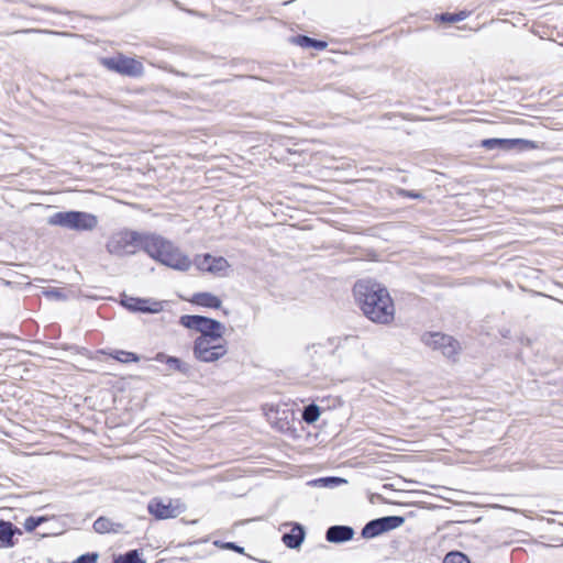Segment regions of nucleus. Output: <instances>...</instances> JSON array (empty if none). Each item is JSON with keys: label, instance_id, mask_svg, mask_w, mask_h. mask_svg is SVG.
<instances>
[{"label": "nucleus", "instance_id": "nucleus-1", "mask_svg": "<svg viewBox=\"0 0 563 563\" xmlns=\"http://www.w3.org/2000/svg\"><path fill=\"white\" fill-rule=\"evenodd\" d=\"M115 256L133 255L144 250L153 260L173 269L186 272L191 267L190 258L173 242L157 234H143L131 230L114 232L106 244Z\"/></svg>", "mask_w": 563, "mask_h": 563}, {"label": "nucleus", "instance_id": "nucleus-2", "mask_svg": "<svg viewBox=\"0 0 563 563\" xmlns=\"http://www.w3.org/2000/svg\"><path fill=\"white\" fill-rule=\"evenodd\" d=\"M354 296L363 313L373 322L388 324L394 320L393 299L382 285L360 280L354 286Z\"/></svg>", "mask_w": 563, "mask_h": 563}, {"label": "nucleus", "instance_id": "nucleus-3", "mask_svg": "<svg viewBox=\"0 0 563 563\" xmlns=\"http://www.w3.org/2000/svg\"><path fill=\"white\" fill-rule=\"evenodd\" d=\"M49 225L62 227L75 231H91L98 224L95 214L82 211H59L47 219Z\"/></svg>", "mask_w": 563, "mask_h": 563}, {"label": "nucleus", "instance_id": "nucleus-4", "mask_svg": "<svg viewBox=\"0 0 563 563\" xmlns=\"http://www.w3.org/2000/svg\"><path fill=\"white\" fill-rule=\"evenodd\" d=\"M228 352L223 338L198 336L194 343V355L197 360L212 363L223 357Z\"/></svg>", "mask_w": 563, "mask_h": 563}, {"label": "nucleus", "instance_id": "nucleus-5", "mask_svg": "<svg viewBox=\"0 0 563 563\" xmlns=\"http://www.w3.org/2000/svg\"><path fill=\"white\" fill-rule=\"evenodd\" d=\"M147 509L156 519H169L183 514L185 506L178 499L154 498L148 503Z\"/></svg>", "mask_w": 563, "mask_h": 563}, {"label": "nucleus", "instance_id": "nucleus-6", "mask_svg": "<svg viewBox=\"0 0 563 563\" xmlns=\"http://www.w3.org/2000/svg\"><path fill=\"white\" fill-rule=\"evenodd\" d=\"M102 64L110 70L128 76H140L143 74L141 62L122 55L104 58Z\"/></svg>", "mask_w": 563, "mask_h": 563}, {"label": "nucleus", "instance_id": "nucleus-7", "mask_svg": "<svg viewBox=\"0 0 563 563\" xmlns=\"http://www.w3.org/2000/svg\"><path fill=\"white\" fill-rule=\"evenodd\" d=\"M422 341L426 345L440 350L444 356L453 357L456 355L459 350V343L450 335L442 333H427L422 336Z\"/></svg>", "mask_w": 563, "mask_h": 563}, {"label": "nucleus", "instance_id": "nucleus-8", "mask_svg": "<svg viewBox=\"0 0 563 563\" xmlns=\"http://www.w3.org/2000/svg\"><path fill=\"white\" fill-rule=\"evenodd\" d=\"M422 341L426 345L440 350L444 356L453 357L456 355L459 350V343L450 335L442 333H427L422 336Z\"/></svg>", "mask_w": 563, "mask_h": 563}, {"label": "nucleus", "instance_id": "nucleus-9", "mask_svg": "<svg viewBox=\"0 0 563 563\" xmlns=\"http://www.w3.org/2000/svg\"><path fill=\"white\" fill-rule=\"evenodd\" d=\"M121 303L132 312L158 313L163 310V302L151 298H136L123 295Z\"/></svg>", "mask_w": 563, "mask_h": 563}, {"label": "nucleus", "instance_id": "nucleus-10", "mask_svg": "<svg viewBox=\"0 0 563 563\" xmlns=\"http://www.w3.org/2000/svg\"><path fill=\"white\" fill-rule=\"evenodd\" d=\"M195 264L198 269L212 274L223 273L230 267L229 262L224 257H214L210 254L197 255Z\"/></svg>", "mask_w": 563, "mask_h": 563}, {"label": "nucleus", "instance_id": "nucleus-11", "mask_svg": "<svg viewBox=\"0 0 563 563\" xmlns=\"http://www.w3.org/2000/svg\"><path fill=\"white\" fill-rule=\"evenodd\" d=\"M200 335L199 336H211L216 339L223 338V334L225 332V327L221 322L203 317L200 328H199Z\"/></svg>", "mask_w": 563, "mask_h": 563}, {"label": "nucleus", "instance_id": "nucleus-12", "mask_svg": "<svg viewBox=\"0 0 563 563\" xmlns=\"http://www.w3.org/2000/svg\"><path fill=\"white\" fill-rule=\"evenodd\" d=\"M354 530L349 526H332L327 530L325 538L331 543H342L351 540Z\"/></svg>", "mask_w": 563, "mask_h": 563}, {"label": "nucleus", "instance_id": "nucleus-13", "mask_svg": "<svg viewBox=\"0 0 563 563\" xmlns=\"http://www.w3.org/2000/svg\"><path fill=\"white\" fill-rule=\"evenodd\" d=\"M305 538L303 528L300 525H296L289 533L283 536V542L290 549H298Z\"/></svg>", "mask_w": 563, "mask_h": 563}, {"label": "nucleus", "instance_id": "nucleus-14", "mask_svg": "<svg viewBox=\"0 0 563 563\" xmlns=\"http://www.w3.org/2000/svg\"><path fill=\"white\" fill-rule=\"evenodd\" d=\"M522 142L525 141L520 139H487L482 142V145L487 150H510L514 148L518 143Z\"/></svg>", "mask_w": 563, "mask_h": 563}, {"label": "nucleus", "instance_id": "nucleus-15", "mask_svg": "<svg viewBox=\"0 0 563 563\" xmlns=\"http://www.w3.org/2000/svg\"><path fill=\"white\" fill-rule=\"evenodd\" d=\"M14 533L21 534V531L14 529L11 522L0 521V548L13 547L12 538Z\"/></svg>", "mask_w": 563, "mask_h": 563}, {"label": "nucleus", "instance_id": "nucleus-16", "mask_svg": "<svg viewBox=\"0 0 563 563\" xmlns=\"http://www.w3.org/2000/svg\"><path fill=\"white\" fill-rule=\"evenodd\" d=\"M155 358L158 362H165L170 369L180 372L183 374H187L190 369V366L187 363L177 357L167 356L164 353H158Z\"/></svg>", "mask_w": 563, "mask_h": 563}, {"label": "nucleus", "instance_id": "nucleus-17", "mask_svg": "<svg viewBox=\"0 0 563 563\" xmlns=\"http://www.w3.org/2000/svg\"><path fill=\"white\" fill-rule=\"evenodd\" d=\"M191 301L196 305L208 307V308H220L221 300L210 292H198L194 295Z\"/></svg>", "mask_w": 563, "mask_h": 563}, {"label": "nucleus", "instance_id": "nucleus-18", "mask_svg": "<svg viewBox=\"0 0 563 563\" xmlns=\"http://www.w3.org/2000/svg\"><path fill=\"white\" fill-rule=\"evenodd\" d=\"M93 529L98 533L119 532L122 525L111 521L106 517H100L93 522Z\"/></svg>", "mask_w": 563, "mask_h": 563}, {"label": "nucleus", "instance_id": "nucleus-19", "mask_svg": "<svg viewBox=\"0 0 563 563\" xmlns=\"http://www.w3.org/2000/svg\"><path fill=\"white\" fill-rule=\"evenodd\" d=\"M346 481L341 477L330 476V477H320L317 479L309 481L307 485L311 487H319V488H333L341 484H345Z\"/></svg>", "mask_w": 563, "mask_h": 563}, {"label": "nucleus", "instance_id": "nucleus-20", "mask_svg": "<svg viewBox=\"0 0 563 563\" xmlns=\"http://www.w3.org/2000/svg\"><path fill=\"white\" fill-rule=\"evenodd\" d=\"M384 532V528L379 521V519H375L366 523V526L362 530V536L364 538H374Z\"/></svg>", "mask_w": 563, "mask_h": 563}, {"label": "nucleus", "instance_id": "nucleus-21", "mask_svg": "<svg viewBox=\"0 0 563 563\" xmlns=\"http://www.w3.org/2000/svg\"><path fill=\"white\" fill-rule=\"evenodd\" d=\"M379 521L384 528V532H386V531L397 529L400 526H402L405 522V518L399 517V516H388V517L379 518Z\"/></svg>", "mask_w": 563, "mask_h": 563}, {"label": "nucleus", "instance_id": "nucleus-22", "mask_svg": "<svg viewBox=\"0 0 563 563\" xmlns=\"http://www.w3.org/2000/svg\"><path fill=\"white\" fill-rule=\"evenodd\" d=\"M113 563H145L140 556L137 550H131L123 555H119Z\"/></svg>", "mask_w": 563, "mask_h": 563}, {"label": "nucleus", "instance_id": "nucleus-23", "mask_svg": "<svg viewBox=\"0 0 563 563\" xmlns=\"http://www.w3.org/2000/svg\"><path fill=\"white\" fill-rule=\"evenodd\" d=\"M202 319H203L202 316L186 314V316L180 317L179 322L185 328L195 329V330L199 331Z\"/></svg>", "mask_w": 563, "mask_h": 563}, {"label": "nucleus", "instance_id": "nucleus-24", "mask_svg": "<svg viewBox=\"0 0 563 563\" xmlns=\"http://www.w3.org/2000/svg\"><path fill=\"white\" fill-rule=\"evenodd\" d=\"M111 357L121 362V363H130V362H139L140 357L135 353L126 352L122 350H117L110 354Z\"/></svg>", "mask_w": 563, "mask_h": 563}, {"label": "nucleus", "instance_id": "nucleus-25", "mask_svg": "<svg viewBox=\"0 0 563 563\" xmlns=\"http://www.w3.org/2000/svg\"><path fill=\"white\" fill-rule=\"evenodd\" d=\"M320 417V409L317 405H309L303 409L302 419L307 423L316 422Z\"/></svg>", "mask_w": 563, "mask_h": 563}, {"label": "nucleus", "instance_id": "nucleus-26", "mask_svg": "<svg viewBox=\"0 0 563 563\" xmlns=\"http://www.w3.org/2000/svg\"><path fill=\"white\" fill-rule=\"evenodd\" d=\"M443 563H470V561L462 552L452 551L444 556Z\"/></svg>", "mask_w": 563, "mask_h": 563}, {"label": "nucleus", "instance_id": "nucleus-27", "mask_svg": "<svg viewBox=\"0 0 563 563\" xmlns=\"http://www.w3.org/2000/svg\"><path fill=\"white\" fill-rule=\"evenodd\" d=\"M329 342L336 350L344 345L357 343V339L355 336H344V338L336 336V338L329 339Z\"/></svg>", "mask_w": 563, "mask_h": 563}, {"label": "nucleus", "instance_id": "nucleus-28", "mask_svg": "<svg viewBox=\"0 0 563 563\" xmlns=\"http://www.w3.org/2000/svg\"><path fill=\"white\" fill-rule=\"evenodd\" d=\"M465 18H466V13L464 11H462L460 13H444L441 15V20L443 22H450V23L462 21Z\"/></svg>", "mask_w": 563, "mask_h": 563}, {"label": "nucleus", "instance_id": "nucleus-29", "mask_svg": "<svg viewBox=\"0 0 563 563\" xmlns=\"http://www.w3.org/2000/svg\"><path fill=\"white\" fill-rule=\"evenodd\" d=\"M98 553H87L77 558L73 563H97Z\"/></svg>", "mask_w": 563, "mask_h": 563}, {"label": "nucleus", "instance_id": "nucleus-30", "mask_svg": "<svg viewBox=\"0 0 563 563\" xmlns=\"http://www.w3.org/2000/svg\"><path fill=\"white\" fill-rule=\"evenodd\" d=\"M43 520H44L43 518L29 517L24 521V528H25L26 531H33L34 529H36V527L40 526V523Z\"/></svg>", "mask_w": 563, "mask_h": 563}, {"label": "nucleus", "instance_id": "nucleus-31", "mask_svg": "<svg viewBox=\"0 0 563 563\" xmlns=\"http://www.w3.org/2000/svg\"><path fill=\"white\" fill-rule=\"evenodd\" d=\"M294 42L301 47L310 48L312 46V44L314 43V40L310 38L308 36H305V35H299L294 38Z\"/></svg>", "mask_w": 563, "mask_h": 563}, {"label": "nucleus", "instance_id": "nucleus-32", "mask_svg": "<svg viewBox=\"0 0 563 563\" xmlns=\"http://www.w3.org/2000/svg\"><path fill=\"white\" fill-rule=\"evenodd\" d=\"M44 295L48 299H56V300L65 299V295L56 288H49V289L44 290Z\"/></svg>", "mask_w": 563, "mask_h": 563}, {"label": "nucleus", "instance_id": "nucleus-33", "mask_svg": "<svg viewBox=\"0 0 563 563\" xmlns=\"http://www.w3.org/2000/svg\"><path fill=\"white\" fill-rule=\"evenodd\" d=\"M311 47L317 48V49H323L327 47V43L322 42V41L314 40V43L312 44Z\"/></svg>", "mask_w": 563, "mask_h": 563}, {"label": "nucleus", "instance_id": "nucleus-34", "mask_svg": "<svg viewBox=\"0 0 563 563\" xmlns=\"http://www.w3.org/2000/svg\"><path fill=\"white\" fill-rule=\"evenodd\" d=\"M227 548L232 549V550H235V551H238V552H240V553H242V552H243V549H242V548H240V547H238V545H236V544H234V543H228V544H227Z\"/></svg>", "mask_w": 563, "mask_h": 563}]
</instances>
